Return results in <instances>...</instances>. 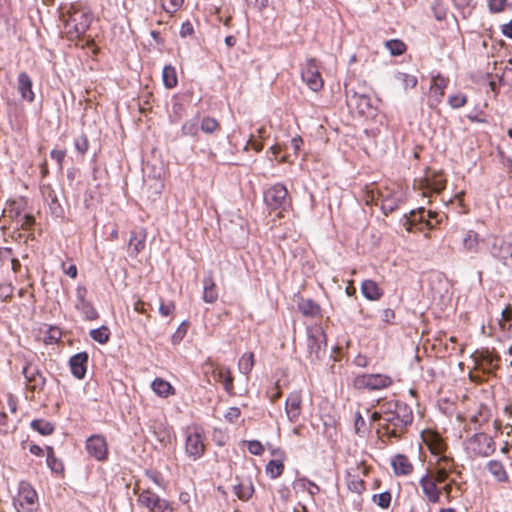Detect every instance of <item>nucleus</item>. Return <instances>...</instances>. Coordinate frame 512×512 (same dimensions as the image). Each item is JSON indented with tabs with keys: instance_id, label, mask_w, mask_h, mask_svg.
I'll return each mask as SVG.
<instances>
[{
	"instance_id": "nucleus-42",
	"label": "nucleus",
	"mask_w": 512,
	"mask_h": 512,
	"mask_svg": "<svg viewBox=\"0 0 512 512\" xmlns=\"http://www.w3.org/2000/svg\"><path fill=\"white\" fill-rule=\"evenodd\" d=\"M234 492L240 500L247 501L252 497L254 487L251 482H242L234 487Z\"/></svg>"
},
{
	"instance_id": "nucleus-52",
	"label": "nucleus",
	"mask_w": 512,
	"mask_h": 512,
	"mask_svg": "<svg viewBox=\"0 0 512 512\" xmlns=\"http://www.w3.org/2000/svg\"><path fill=\"white\" fill-rule=\"evenodd\" d=\"M448 103L453 109H458L467 104V96L463 93H457L449 96Z\"/></svg>"
},
{
	"instance_id": "nucleus-4",
	"label": "nucleus",
	"mask_w": 512,
	"mask_h": 512,
	"mask_svg": "<svg viewBox=\"0 0 512 512\" xmlns=\"http://www.w3.org/2000/svg\"><path fill=\"white\" fill-rule=\"evenodd\" d=\"M27 209V201L23 197L7 200L0 214V229H7L14 223L22 230H32L35 218Z\"/></svg>"
},
{
	"instance_id": "nucleus-6",
	"label": "nucleus",
	"mask_w": 512,
	"mask_h": 512,
	"mask_svg": "<svg viewBox=\"0 0 512 512\" xmlns=\"http://www.w3.org/2000/svg\"><path fill=\"white\" fill-rule=\"evenodd\" d=\"M463 404L465 405V412L462 416H459L462 421L473 425L474 429L482 428L489 423L491 411L486 404L478 401L473 396H464Z\"/></svg>"
},
{
	"instance_id": "nucleus-13",
	"label": "nucleus",
	"mask_w": 512,
	"mask_h": 512,
	"mask_svg": "<svg viewBox=\"0 0 512 512\" xmlns=\"http://www.w3.org/2000/svg\"><path fill=\"white\" fill-rule=\"evenodd\" d=\"M25 377L26 398L30 401L36 400V395L43 392L46 385V378L37 365L26 363L22 369Z\"/></svg>"
},
{
	"instance_id": "nucleus-33",
	"label": "nucleus",
	"mask_w": 512,
	"mask_h": 512,
	"mask_svg": "<svg viewBox=\"0 0 512 512\" xmlns=\"http://www.w3.org/2000/svg\"><path fill=\"white\" fill-rule=\"evenodd\" d=\"M152 391L161 398H168L176 394V389L172 384L163 378L157 377L151 383Z\"/></svg>"
},
{
	"instance_id": "nucleus-51",
	"label": "nucleus",
	"mask_w": 512,
	"mask_h": 512,
	"mask_svg": "<svg viewBox=\"0 0 512 512\" xmlns=\"http://www.w3.org/2000/svg\"><path fill=\"white\" fill-rule=\"evenodd\" d=\"M502 330L512 329V307L508 306L502 311V319L499 322Z\"/></svg>"
},
{
	"instance_id": "nucleus-60",
	"label": "nucleus",
	"mask_w": 512,
	"mask_h": 512,
	"mask_svg": "<svg viewBox=\"0 0 512 512\" xmlns=\"http://www.w3.org/2000/svg\"><path fill=\"white\" fill-rule=\"evenodd\" d=\"M61 338V331L56 327H51L48 331V335L45 339V343L53 344L57 343Z\"/></svg>"
},
{
	"instance_id": "nucleus-61",
	"label": "nucleus",
	"mask_w": 512,
	"mask_h": 512,
	"mask_svg": "<svg viewBox=\"0 0 512 512\" xmlns=\"http://www.w3.org/2000/svg\"><path fill=\"white\" fill-rule=\"evenodd\" d=\"M187 327H188L187 322H183L178 327L177 331L172 336V342L173 343H178V342H180L183 339V337L185 336V334L187 332Z\"/></svg>"
},
{
	"instance_id": "nucleus-37",
	"label": "nucleus",
	"mask_w": 512,
	"mask_h": 512,
	"mask_svg": "<svg viewBox=\"0 0 512 512\" xmlns=\"http://www.w3.org/2000/svg\"><path fill=\"white\" fill-rule=\"evenodd\" d=\"M218 299V291L212 274L203 280V301L206 303H215Z\"/></svg>"
},
{
	"instance_id": "nucleus-19",
	"label": "nucleus",
	"mask_w": 512,
	"mask_h": 512,
	"mask_svg": "<svg viewBox=\"0 0 512 512\" xmlns=\"http://www.w3.org/2000/svg\"><path fill=\"white\" fill-rule=\"evenodd\" d=\"M85 449L88 455L99 462H105L109 456L106 438L101 434H94L87 438Z\"/></svg>"
},
{
	"instance_id": "nucleus-3",
	"label": "nucleus",
	"mask_w": 512,
	"mask_h": 512,
	"mask_svg": "<svg viewBox=\"0 0 512 512\" xmlns=\"http://www.w3.org/2000/svg\"><path fill=\"white\" fill-rule=\"evenodd\" d=\"M58 11L63 22L62 33L68 41L77 43L90 26L91 13L81 2H62Z\"/></svg>"
},
{
	"instance_id": "nucleus-63",
	"label": "nucleus",
	"mask_w": 512,
	"mask_h": 512,
	"mask_svg": "<svg viewBox=\"0 0 512 512\" xmlns=\"http://www.w3.org/2000/svg\"><path fill=\"white\" fill-rule=\"evenodd\" d=\"M381 320L387 324H393L395 320V312L393 309H384L381 313Z\"/></svg>"
},
{
	"instance_id": "nucleus-8",
	"label": "nucleus",
	"mask_w": 512,
	"mask_h": 512,
	"mask_svg": "<svg viewBox=\"0 0 512 512\" xmlns=\"http://www.w3.org/2000/svg\"><path fill=\"white\" fill-rule=\"evenodd\" d=\"M446 177L442 171H432L427 169L425 175L415 179L413 187L422 197H431L433 194H439L446 188Z\"/></svg>"
},
{
	"instance_id": "nucleus-29",
	"label": "nucleus",
	"mask_w": 512,
	"mask_h": 512,
	"mask_svg": "<svg viewBox=\"0 0 512 512\" xmlns=\"http://www.w3.org/2000/svg\"><path fill=\"white\" fill-rule=\"evenodd\" d=\"M17 88L22 99L28 102L34 101L35 94L32 90V79L26 72L19 73Z\"/></svg>"
},
{
	"instance_id": "nucleus-41",
	"label": "nucleus",
	"mask_w": 512,
	"mask_h": 512,
	"mask_svg": "<svg viewBox=\"0 0 512 512\" xmlns=\"http://www.w3.org/2000/svg\"><path fill=\"white\" fill-rule=\"evenodd\" d=\"M200 129L206 134H213L221 130L219 121L211 116H205L200 123Z\"/></svg>"
},
{
	"instance_id": "nucleus-20",
	"label": "nucleus",
	"mask_w": 512,
	"mask_h": 512,
	"mask_svg": "<svg viewBox=\"0 0 512 512\" xmlns=\"http://www.w3.org/2000/svg\"><path fill=\"white\" fill-rule=\"evenodd\" d=\"M439 222L440 220H437L436 223H433L429 219H426V210L421 207L417 210H412L409 215L405 217L404 226L407 231L415 232L423 231L424 229H433Z\"/></svg>"
},
{
	"instance_id": "nucleus-49",
	"label": "nucleus",
	"mask_w": 512,
	"mask_h": 512,
	"mask_svg": "<svg viewBox=\"0 0 512 512\" xmlns=\"http://www.w3.org/2000/svg\"><path fill=\"white\" fill-rule=\"evenodd\" d=\"M175 311H176V304L174 301H168V302H165L163 300L160 301L159 313L162 317L174 318Z\"/></svg>"
},
{
	"instance_id": "nucleus-43",
	"label": "nucleus",
	"mask_w": 512,
	"mask_h": 512,
	"mask_svg": "<svg viewBox=\"0 0 512 512\" xmlns=\"http://www.w3.org/2000/svg\"><path fill=\"white\" fill-rule=\"evenodd\" d=\"M255 364L254 354L252 352L244 353L239 361H238V367L241 373L248 375Z\"/></svg>"
},
{
	"instance_id": "nucleus-17",
	"label": "nucleus",
	"mask_w": 512,
	"mask_h": 512,
	"mask_svg": "<svg viewBox=\"0 0 512 512\" xmlns=\"http://www.w3.org/2000/svg\"><path fill=\"white\" fill-rule=\"evenodd\" d=\"M421 439L427 446L430 453L435 457V460L442 456L452 457L451 455L446 454L448 450V444L437 431L433 429H425L421 433Z\"/></svg>"
},
{
	"instance_id": "nucleus-56",
	"label": "nucleus",
	"mask_w": 512,
	"mask_h": 512,
	"mask_svg": "<svg viewBox=\"0 0 512 512\" xmlns=\"http://www.w3.org/2000/svg\"><path fill=\"white\" fill-rule=\"evenodd\" d=\"M247 449L252 455L260 456L264 453V446L258 440L247 441Z\"/></svg>"
},
{
	"instance_id": "nucleus-57",
	"label": "nucleus",
	"mask_w": 512,
	"mask_h": 512,
	"mask_svg": "<svg viewBox=\"0 0 512 512\" xmlns=\"http://www.w3.org/2000/svg\"><path fill=\"white\" fill-rule=\"evenodd\" d=\"M50 157L57 162L59 170L62 171L64 159L66 157V150L65 149H53L50 152Z\"/></svg>"
},
{
	"instance_id": "nucleus-5",
	"label": "nucleus",
	"mask_w": 512,
	"mask_h": 512,
	"mask_svg": "<svg viewBox=\"0 0 512 512\" xmlns=\"http://www.w3.org/2000/svg\"><path fill=\"white\" fill-rule=\"evenodd\" d=\"M184 452L192 461H197L206 452V437L203 427L198 424L188 425L184 431Z\"/></svg>"
},
{
	"instance_id": "nucleus-32",
	"label": "nucleus",
	"mask_w": 512,
	"mask_h": 512,
	"mask_svg": "<svg viewBox=\"0 0 512 512\" xmlns=\"http://www.w3.org/2000/svg\"><path fill=\"white\" fill-rule=\"evenodd\" d=\"M361 292L363 296L370 301H377L384 295L383 289L371 279H366L362 282Z\"/></svg>"
},
{
	"instance_id": "nucleus-58",
	"label": "nucleus",
	"mask_w": 512,
	"mask_h": 512,
	"mask_svg": "<svg viewBox=\"0 0 512 512\" xmlns=\"http://www.w3.org/2000/svg\"><path fill=\"white\" fill-rule=\"evenodd\" d=\"M432 10L435 18L441 21L446 18L447 8L444 6V2H435L432 6Z\"/></svg>"
},
{
	"instance_id": "nucleus-35",
	"label": "nucleus",
	"mask_w": 512,
	"mask_h": 512,
	"mask_svg": "<svg viewBox=\"0 0 512 512\" xmlns=\"http://www.w3.org/2000/svg\"><path fill=\"white\" fill-rule=\"evenodd\" d=\"M149 428L160 443H170L171 431L164 421L155 419L151 421Z\"/></svg>"
},
{
	"instance_id": "nucleus-46",
	"label": "nucleus",
	"mask_w": 512,
	"mask_h": 512,
	"mask_svg": "<svg viewBox=\"0 0 512 512\" xmlns=\"http://www.w3.org/2000/svg\"><path fill=\"white\" fill-rule=\"evenodd\" d=\"M31 427L44 436L50 435L54 431L53 424L44 419L33 420L31 423Z\"/></svg>"
},
{
	"instance_id": "nucleus-18",
	"label": "nucleus",
	"mask_w": 512,
	"mask_h": 512,
	"mask_svg": "<svg viewBox=\"0 0 512 512\" xmlns=\"http://www.w3.org/2000/svg\"><path fill=\"white\" fill-rule=\"evenodd\" d=\"M302 80L314 92L320 91L324 86V80L319 72L318 61L315 58L306 60L301 70Z\"/></svg>"
},
{
	"instance_id": "nucleus-14",
	"label": "nucleus",
	"mask_w": 512,
	"mask_h": 512,
	"mask_svg": "<svg viewBox=\"0 0 512 512\" xmlns=\"http://www.w3.org/2000/svg\"><path fill=\"white\" fill-rule=\"evenodd\" d=\"M475 371H481L484 374H494L500 367V356L488 348L476 350L472 354Z\"/></svg>"
},
{
	"instance_id": "nucleus-50",
	"label": "nucleus",
	"mask_w": 512,
	"mask_h": 512,
	"mask_svg": "<svg viewBox=\"0 0 512 512\" xmlns=\"http://www.w3.org/2000/svg\"><path fill=\"white\" fill-rule=\"evenodd\" d=\"M397 79L402 83L405 89H413L418 83L416 76L407 73H399Z\"/></svg>"
},
{
	"instance_id": "nucleus-1",
	"label": "nucleus",
	"mask_w": 512,
	"mask_h": 512,
	"mask_svg": "<svg viewBox=\"0 0 512 512\" xmlns=\"http://www.w3.org/2000/svg\"><path fill=\"white\" fill-rule=\"evenodd\" d=\"M460 468L453 457L442 456L431 462L430 469L419 479L423 499L430 504H439L442 496L446 503L462 497L466 483Z\"/></svg>"
},
{
	"instance_id": "nucleus-16",
	"label": "nucleus",
	"mask_w": 512,
	"mask_h": 512,
	"mask_svg": "<svg viewBox=\"0 0 512 512\" xmlns=\"http://www.w3.org/2000/svg\"><path fill=\"white\" fill-rule=\"evenodd\" d=\"M370 469L371 467L366 465L364 461L357 463L355 467L349 468L346 475L347 488L351 492L361 495L366 490V484L362 476H367Z\"/></svg>"
},
{
	"instance_id": "nucleus-12",
	"label": "nucleus",
	"mask_w": 512,
	"mask_h": 512,
	"mask_svg": "<svg viewBox=\"0 0 512 512\" xmlns=\"http://www.w3.org/2000/svg\"><path fill=\"white\" fill-rule=\"evenodd\" d=\"M327 349V337L319 325L307 329V358L314 363L325 356Z\"/></svg>"
},
{
	"instance_id": "nucleus-39",
	"label": "nucleus",
	"mask_w": 512,
	"mask_h": 512,
	"mask_svg": "<svg viewBox=\"0 0 512 512\" xmlns=\"http://www.w3.org/2000/svg\"><path fill=\"white\" fill-rule=\"evenodd\" d=\"M46 463L53 473L61 474L64 471L63 462L55 456L53 447H46Z\"/></svg>"
},
{
	"instance_id": "nucleus-26",
	"label": "nucleus",
	"mask_w": 512,
	"mask_h": 512,
	"mask_svg": "<svg viewBox=\"0 0 512 512\" xmlns=\"http://www.w3.org/2000/svg\"><path fill=\"white\" fill-rule=\"evenodd\" d=\"M494 257L498 258L503 264H512V242L505 239H496L492 245Z\"/></svg>"
},
{
	"instance_id": "nucleus-40",
	"label": "nucleus",
	"mask_w": 512,
	"mask_h": 512,
	"mask_svg": "<svg viewBox=\"0 0 512 512\" xmlns=\"http://www.w3.org/2000/svg\"><path fill=\"white\" fill-rule=\"evenodd\" d=\"M163 84L167 89H173L178 85V77L175 67L166 65L162 71Z\"/></svg>"
},
{
	"instance_id": "nucleus-45",
	"label": "nucleus",
	"mask_w": 512,
	"mask_h": 512,
	"mask_svg": "<svg viewBox=\"0 0 512 512\" xmlns=\"http://www.w3.org/2000/svg\"><path fill=\"white\" fill-rule=\"evenodd\" d=\"M385 47L393 56H400L404 54L407 50L406 44L400 39H391L386 41Z\"/></svg>"
},
{
	"instance_id": "nucleus-27",
	"label": "nucleus",
	"mask_w": 512,
	"mask_h": 512,
	"mask_svg": "<svg viewBox=\"0 0 512 512\" xmlns=\"http://www.w3.org/2000/svg\"><path fill=\"white\" fill-rule=\"evenodd\" d=\"M88 359L89 357L86 352L77 353L70 358L69 364L71 372L77 379H83L85 377Z\"/></svg>"
},
{
	"instance_id": "nucleus-2",
	"label": "nucleus",
	"mask_w": 512,
	"mask_h": 512,
	"mask_svg": "<svg viewBox=\"0 0 512 512\" xmlns=\"http://www.w3.org/2000/svg\"><path fill=\"white\" fill-rule=\"evenodd\" d=\"M379 410L374 411L371 420L379 422L377 430L383 442L399 440L413 422L411 407L396 399H381L378 401Z\"/></svg>"
},
{
	"instance_id": "nucleus-22",
	"label": "nucleus",
	"mask_w": 512,
	"mask_h": 512,
	"mask_svg": "<svg viewBox=\"0 0 512 512\" xmlns=\"http://www.w3.org/2000/svg\"><path fill=\"white\" fill-rule=\"evenodd\" d=\"M76 301L75 308L80 311L84 319L87 321H94L99 318V313L92 304L91 301L87 299L88 290L85 286H77L76 288Z\"/></svg>"
},
{
	"instance_id": "nucleus-54",
	"label": "nucleus",
	"mask_w": 512,
	"mask_h": 512,
	"mask_svg": "<svg viewBox=\"0 0 512 512\" xmlns=\"http://www.w3.org/2000/svg\"><path fill=\"white\" fill-rule=\"evenodd\" d=\"M74 146L78 153H80L82 156L85 155L89 149V141L87 136L82 134L81 136L77 137L74 140Z\"/></svg>"
},
{
	"instance_id": "nucleus-47",
	"label": "nucleus",
	"mask_w": 512,
	"mask_h": 512,
	"mask_svg": "<svg viewBox=\"0 0 512 512\" xmlns=\"http://www.w3.org/2000/svg\"><path fill=\"white\" fill-rule=\"evenodd\" d=\"M392 494L390 491H385L372 496V502L381 509H388L391 505Z\"/></svg>"
},
{
	"instance_id": "nucleus-64",
	"label": "nucleus",
	"mask_w": 512,
	"mask_h": 512,
	"mask_svg": "<svg viewBox=\"0 0 512 512\" xmlns=\"http://www.w3.org/2000/svg\"><path fill=\"white\" fill-rule=\"evenodd\" d=\"M194 34V28L190 21H186L182 23L181 29H180V36L181 37H188L192 36Z\"/></svg>"
},
{
	"instance_id": "nucleus-10",
	"label": "nucleus",
	"mask_w": 512,
	"mask_h": 512,
	"mask_svg": "<svg viewBox=\"0 0 512 512\" xmlns=\"http://www.w3.org/2000/svg\"><path fill=\"white\" fill-rule=\"evenodd\" d=\"M464 448L471 457H488L495 452L496 442L487 433L477 432L465 440Z\"/></svg>"
},
{
	"instance_id": "nucleus-34",
	"label": "nucleus",
	"mask_w": 512,
	"mask_h": 512,
	"mask_svg": "<svg viewBox=\"0 0 512 512\" xmlns=\"http://www.w3.org/2000/svg\"><path fill=\"white\" fill-rule=\"evenodd\" d=\"M146 242V231L142 229L141 231H132L129 240V254L132 256H137L141 251L145 248Z\"/></svg>"
},
{
	"instance_id": "nucleus-44",
	"label": "nucleus",
	"mask_w": 512,
	"mask_h": 512,
	"mask_svg": "<svg viewBox=\"0 0 512 512\" xmlns=\"http://www.w3.org/2000/svg\"><path fill=\"white\" fill-rule=\"evenodd\" d=\"M90 337L100 343V344H106L110 339V329L107 326H101L96 329H92L89 332Z\"/></svg>"
},
{
	"instance_id": "nucleus-62",
	"label": "nucleus",
	"mask_w": 512,
	"mask_h": 512,
	"mask_svg": "<svg viewBox=\"0 0 512 512\" xmlns=\"http://www.w3.org/2000/svg\"><path fill=\"white\" fill-rule=\"evenodd\" d=\"M146 476L148 477V479L150 481H152L157 486H159V487H163L164 486V479H163V477H162V475L160 473L152 472V471H147L146 472Z\"/></svg>"
},
{
	"instance_id": "nucleus-28",
	"label": "nucleus",
	"mask_w": 512,
	"mask_h": 512,
	"mask_svg": "<svg viewBox=\"0 0 512 512\" xmlns=\"http://www.w3.org/2000/svg\"><path fill=\"white\" fill-rule=\"evenodd\" d=\"M486 469L499 483H508L510 481L509 474L502 460L492 459L487 462Z\"/></svg>"
},
{
	"instance_id": "nucleus-48",
	"label": "nucleus",
	"mask_w": 512,
	"mask_h": 512,
	"mask_svg": "<svg viewBox=\"0 0 512 512\" xmlns=\"http://www.w3.org/2000/svg\"><path fill=\"white\" fill-rule=\"evenodd\" d=\"M181 133L184 136L197 137L199 134V127L197 120H187L181 127Z\"/></svg>"
},
{
	"instance_id": "nucleus-36",
	"label": "nucleus",
	"mask_w": 512,
	"mask_h": 512,
	"mask_svg": "<svg viewBox=\"0 0 512 512\" xmlns=\"http://www.w3.org/2000/svg\"><path fill=\"white\" fill-rule=\"evenodd\" d=\"M297 306L300 313L306 317L315 318L321 316L320 305L312 299L301 298Z\"/></svg>"
},
{
	"instance_id": "nucleus-11",
	"label": "nucleus",
	"mask_w": 512,
	"mask_h": 512,
	"mask_svg": "<svg viewBox=\"0 0 512 512\" xmlns=\"http://www.w3.org/2000/svg\"><path fill=\"white\" fill-rule=\"evenodd\" d=\"M393 383L392 377L387 374L362 373L354 377L352 386L358 391H378L391 387Z\"/></svg>"
},
{
	"instance_id": "nucleus-25",
	"label": "nucleus",
	"mask_w": 512,
	"mask_h": 512,
	"mask_svg": "<svg viewBox=\"0 0 512 512\" xmlns=\"http://www.w3.org/2000/svg\"><path fill=\"white\" fill-rule=\"evenodd\" d=\"M393 473L397 477L410 476L414 472V465L404 454H396L391 459Z\"/></svg>"
},
{
	"instance_id": "nucleus-21",
	"label": "nucleus",
	"mask_w": 512,
	"mask_h": 512,
	"mask_svg": "<svg viewBox=\"0 0 512 512\" xmlns=\"http://www.w3.org/2000/svg\"><path fill=\"white\" fill-rule=\"evenodd\" d=\"M449 79L437 74L431 78V83L428 91L427 104L431 109H437L442 102L445 90L448 87Z\"/></svg>"
},
{
	"instance_id": "nucleus-55",
	"label": "nucleus",
	"mask_w": 512,
	"mask_h": 512,
	"mask_svg": "<svg viewBox=\"0 0 512 512\" xmlns=\"http://www.w3.org/2000/svg\"><path fill=\"white\" fill-rule=\"evenodd\" d=\"M302 484V487L308 492V494L314 498L320 492V487L313 481L302 478L299 480Z\"/></svg>"
},
{
	"instance_id": "nucleus-59",
	"label": "nucleus",
	"mask_w": 512,
	"mask_h": 512,
	"mask_svg": "<svg viewBox=\"0 0 512 512\" xmlns=\"http://www.w3.org/2000/svg\"><path fill=\"white\" fill-rule=\"evenodd\" d=\"M13 290V286L9 283L0 284V300L6 301L9 299L13 294Z\"/></svg>"
},
{
	"instance_id": "nucleus-30",
	"label": "nucleus",
	"mask_w": 512,
	"mask_h": 512,
	"mask_svg": "<svg viewBox=\"0 0 512 512\" xmlns=\"http://www.w3.org/2000/svg\"><path fill=\"white\" fill-rule=\"evenodd\" d=\"M348 105L354 107L361 115L368 114L372 109L371 99L364 94L354 93L348 96Z\"/></svg>"
},
{
	"instance_id": "nucleus-7",
	"label": "nucleus",
	"mask_w": 512,
	"mask_h": 512,
	"mask_svg": "<svg viewBox=\"0 0 512 512\" xmlns=\"http://www.w3.org/2000/svg\"><path fill=\"white\" fill-rule=\"evenodd\" d=\"M134 493L137 495V503L148 512H174L173 504L160 497L150 487H142L139 483L134 486Z\"/></svg>"
},
{
	"instance_id": "nucleus-9",
	"label": "nucleus",
	"mask_w": 512,
	"mask_h": 512,
	"mask_svg": "<svg viewBox=\"0 0 512 512\" xmlns=\"http://www.w3.org/2000/svg\"><path fill=\"white\" fill-rule=\"evenodd\" d=\"M202 372L208 382L222 383L227 393L234 394V379L228 367L220 365L211 358H207L202 364Z\"/></svg>"
},
{
	"instance_id": "nucleus-31",
	"label": "nucleus",
	"mask_w": 512,
	"mask_h": 512,
	"mask_svg": "<svg viewBox=\"0 0 512 512\" xmlns=\"http://www.w3.org/2000/svg\"><path fill=\"white\" fill-rule=\"evenodd\" d=\"M272 454H279L281 458L270 460L265 466V472L271 479H277L283 474L285 469L284 452L278 450L273 451Z\"/></svg>"
},
{
	"instance_id": "nucleus-23",
	"label": "nucleus",
	"mask_w": 512,
	"mask_h": 512,
	"mask_svg": "<svg viewBox=\"0 0 512 512\" xmlns=\"http://www.w3.org/2000/svg\"><path fill=\"white\" fill-rule=\"evenodd\" d=\"M38 500V495L35 489L26 482H22L19 486L17 497L15 498V507L18 512L20 509L32 511Z\"/></svg>"
},
{
	"instance_id": "nucleus-15",
	"label": "nucleus",
	"mask_w": 512,
	"mask_h": 512,
	"mask_svg": "<svg viewBox=\"0 0 512 512\" xmlns=\"http://www.w3.org/2000/svg\"><path fill=\"white\" fill-rule=\"evenodd\" d=\"M264 202L270 210H280L278 217H282V211L290 204L287 188L281 183L272 185L264 192Z\"/></svg>"
},
{
	"instance_id": "nucleus-38",
	"label": "nucleus",
	"mask_w": 512,
	"mask_h": 512,
	"mask_svg": "<svg viewBox=\"0 0 512 512\" xmlns=\"http://www.w3.org/2000/svg\"><path fill=\"white\" fill-rule=\"evenodd\" d=\"M462 244L465 251L477 253L480 247L479 234L473 230L467 231L463 238Z\"/></svg>"
},
{
	"instance_id": "nucleus-53",
	"label": "nucleus",
	"mask_w": 512,
	"mask_h": 512,
	"mask_svg": "<svg viewBox=\"0 0 512 512\" xmlns=\"http://www.w3.org/2000/svg\"><path fill=\"white\" fill-rule=\"evenodd\" d=\"M264 145L261 139L257 138L256 135L251 134L249 139L244 146V151H248L249 149L254 150L255 152L262 151Z\"/></svg>"
},
{
	"instance_id": "nucleus-24",
	"label": "nucleus",
	"mask_w": 512,
	"mask_h": 512,
	"mask_svg": "<svg viewBox=\"0 0 512 512\" xmlns=\"http://www.w3.org/2000/svg\"><path fill=\"white\" fill-rule=\"evenodd\" d=\"M285 412L291 422H297L302 413V395L299 391L291 392L285 402Z\"/></svg>"
}]
</instances>
